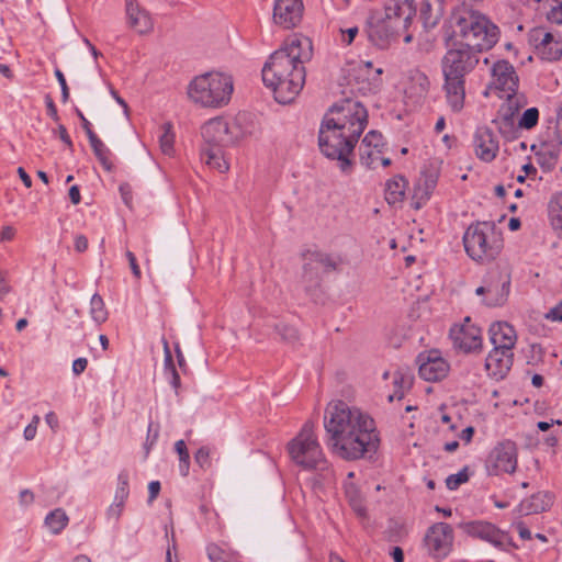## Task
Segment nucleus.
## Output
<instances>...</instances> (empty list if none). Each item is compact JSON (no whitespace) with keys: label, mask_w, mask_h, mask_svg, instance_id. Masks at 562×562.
Returning <instances> with one entry per match:
<instances>
[{"label":"nucleus","mask_w":562,"mask_h":562,"mask_svg":"<svg viewBox=\"0 0 562 562\" xmlns=\"http://www.w3.org/2000/svg\"><path fill=\"white\" fill-rule=\"evenodd\" d=\"M313 56L312 41L294 35L273 52L265 63L261 74L267 88L273 91L280 104L291 103L305 83L304 64Z\"/></svg>","instance_id":"nucleus-3"},{"label":"nucleus","mask_w":562,"mask_h":562,"mask_svg":"<svg viewBox=\"0 0 562 562\" xmlns=\"http://www.w3.org/2000/svg\"><path fill=\"white\" fill-rule=\"evenodd\" d=\"M126 258L128 260V263H130V267L132 269L134 277L139 279L142 273H140V269L137 265L135 255L132 251L127 250Z\"/></svg>","instance_id":"nucleus-60"},{"label":"nucleus","mask_w":562,"mask_h":562,"mask_svg":"<svg viewBox=\"0 0 562 562\" xmlns=\"http://www.w3.org/2000/svg\"><path fill=\"white\" fill-rule=\"evenodd\" d=\"M303 257V273L302 282L305 292L315 296L321 286L322 274L336 270L339 260L326 252L319 250H306L302 254Z\"/></svg>","instance_id":"nucleus-9"},{"label":"nucleus","mask_w":562,"mask_h":562,"mask_svg":"<svg viewBox=\"0 0 562 562\" xmlns=\"http://www.w3.org/2000/svg\"><path fill=\"white\" fill-rule=\"evenodd\" d=\"M339 32L341 35V37H340L341 43L345 45H350L353 42L357 34L359 33V29L357 26H352V27H348L346 30L340 29Z\"/></svg>","instance_id":"nucleus-54"},{"label":"nucleus","mask_w":562,"mask_h":562,"mask_svg":"<svg viewBox=\"0 0 562 562\" xmlns=\"http://www.w3.org/2000/svg\"><path fill=\"white\" fill-rule=\"evenodd\" d=\"M68 524V516L61 508L50 512L45 518V525L53 533H59Z\"/></svg>","instance_id":"nucleus-36"},{"label":"nucleus","mask_w":562,"mask_h":562,"mask_svg":"<svg viewBox=\"0 0 562 562\" xmlns=\"http://www.w3.org/2000/svg\"><path fill=\"white\" fill-rule=\"evenodd\" d=\"M473 148L481 161L491 162L498 154V139L490 127L479 126L473 135Z\"/></svg>","instance_id":"nucleus-18"},{"label":"nucleus","mask_w":562,"mask_h":562,"mask_svg":"<svg viewBox=\"0 0 562 562\" xmlns=\"http://www.w3.org/2000/svg\"><path fill=\"white\" fill-rule=\"evenodd\" d=\"M471 47L454 43L448 49L441 61L443 74V90L446 99L453 112H460L465 100V76L479 64V54Z\"/></svg>","instance_id":"nucleus-4"},{"label":"nucleus","mask_w":562,"mask_h":562,"mask_svg":"<svg viewBox=\"0 0 562 562\" xmlns=\"http://www.w3.org/2000/svg\"><path fill=\"white\" fill-rule=\"evenodd\" d=\"M540 54L543 59L549 61L558 60L562 57V41L552 43L540 49Z\"/></svg>","instance_id":"nucleus-45"},{"label":"nucleus","mask_w":562,"mask_h":562,"mask_svg":"<svg viewBox=\"0 0 562 562\" xmlns=\"http://www.w3.org/2000/svg\"><path fill=\"white\" fill-rule=\"evenodd\" d=\"M469 481L468 468L464 467L456 474H450L446 479V486L450 491H456L459 486Z\"/></svg>","instance_id":"nucleus-44"},{"label":"nucleus","mask_w":562,"mask_h":562,"mask_svg":"<svg viewBox=\"0 0 562 562\" xmlns=\"http://www.w3.org/2000/svg\"><path fill=\"white\" fill-rule=\"evenodd\" d=\"M161 485L159 481H151L148 484V504H151L158 496Z\"/></svg>","instance_id":"nucleus-58"},{"label":"nucleus","mask_w":562,"mask_h":562,"mask_svg":"<svg viewBox=\"0 0 562 562\" xmlns=\"http://www.w3.org/2000/svg\"><path fill=\"white\" fill-rule=\"evenodd\" d=\"M90 315L98 324H102L108 319V311L103 299L97 293L90 300Z\"/></svg>","instance_id":"nucleus-38"},{"label":"nucleus","mask_w":562,"mask_h":562,"mask_svg":"<svg viewBox=\"0 0 562 562\" xmlns=\"http://www.w3.org/2000/svg\"><path fill=\"white\" fill-rule=\"evenodd\" d=\"M493 123L497 125L498 132L506 140H514L519 136L518 124L515 125L514 119H507L504 116H499L493 120Z\"/></svg>","instance_id":"nucleus-35"},{"label":"nucleus","mask_w":562,"mask_h":562,"mask_svg":"<svg viewBox=\"0 0 562 562\" xmlns=\"http://www.w3.org/2000/svg\"><path fill=\"white\" fill-rule=\"evenodd\" d=\"M15 236V228L11 225H5L0 232V241H11Z\"/></svg>","instance_id":"nucleus-59"},{"label":"nucleus","mask_w":562,"mask_h":562,"mask_svg":"<svg viewBox=\"0 0 562 562\" xmlns=\"http://www.w3.org/2000/svg\"><path fill=\"white\" fill-rule=\"evenodd\" d=\"M368 125V111L361 102L344 99L330 106L318 131V146L329 159L338 160L342 172H349L359 137Z\"/></svg>","instance_id":"nucleus-2"},{"label":"nucleus","mask_w":562,"mask_h":562,"mask_svg":"<svg viewBox=\"0 0 562 562\" xmlns=\"http://www.w3.org/2000/svg\"><path fill=\"white\" fill-rule=\"evenodd\" d=\"M324 427L328 448L344 460H358L378 449L379 438L373 419L344 401L327 406Z\"/></svg>","instance_id":"nucleus-1"},{"label":"nucleus","mask_w":562,"mask_h":562,"mask_svg":"<svg viewBox=\"0 0 562 562\" xmlns=\"http://www.w3.org/2000/svg\"><path fill=\"white\" fill-rule=\"evenodd\" d=\"M203 146H224L228 142V124L221 119H212L202 126Z\"/></svg>","instance_id":"nucleus-23"},{"label":"nucleus","mask_w":562,"mask_h":562,"mask_svg":"<svg viewBox=\"0 0 562 562\" xmlns=\"http://www.w3.org/2000/svg\"><path fill=\"white\" fill-rule=\"evenodd\" d=\"M175 450L179 456V472L182 476H187L190 469V456L184 440H178L175 443Z\"/></svg>","instance_id":"nucleus-40"},{"label":"nucleus","mask_w":562,"mask_h":562,"mask_svg":"<svg viewBox=\"0 0 562 562\" xmlns=\"http://www.w3.org/2000/svg\"><path fill=\"white\" fill-rule=\"evenodd\" d=\"M88 366V360L86 358H78L72 362V372L75 375L81 374Z\"/></svg>","instance_id":"nucleus-64"},{"label":"nucleus","mask_w":562,"mask_h":562,"mask_svg":"<svg viewBox=\"0 0 562 562\" xmlns=\"http://www.w3.org/2000/svg\"><path fill=\"white\" fill-rule=\"evenodd\" d=\"M54 74L61 89V101L66 103L69 100V88L66 78L59 68H56Z\"/></svg>","instance_id":"nucleus-52"},{"label":"nucleus","mask_w":562,"mask_h":562,"mask_svg":"<svg viewBox=\"0 0 562 562\" xmlns=\"http://www.w3.org/2000/svg\"><path fill=\"white\" fill-rule=\"evenodd\" d=\"M345 493H346V497L348 498L349 502H351L353 499L362 498L360 491L352 483H346Z\"/></svg>","instance_id":"nucleus-57"},{"label":"nucleus","mask_w":562,"mask_h":562,"mask_svg":"<svg viewBox=\"0 0 562 562\" xmlns=\"http://www.w3.org/2000/svg\"><path fill=\"white\" fill-rule=\"evenodd\" d=\"M161 128H162V133L159 136L160 148L165 155L170 156L173 153V143H175V134L172 132V124L169 122L164 123Z\"/></svg>","instance_id":"nucleus-39"},{"label":"nucleus","mask_w":562,"mask_h":562,"mask_svg":"<svg viewBox=\"0 0 562 562\" xmlns=\"http://www.w3.org/2000/svg\"><path fill=\"white\" fill-rule=\"evenodd\" d=\"M420 19L426 29L435 27L441 18L440 8L436 11L432 9V3L429 0H424L419 8Z\"/></svg>","instance_id":"nucleus-34"},{"label":"nucleus","mask_w":562,"mask_h":562,"mask_svg":"<svg viewBox=\"0 0 562 562\" xmlns=\"http://www.w3.org/2000/svg\"><path fill=\"white\" fill-rule=\"evenodd\" d=\"M437 180L434 177H427L425 179L424 188L419 184L416 189V194L420 193V199L424 201L429 200L435 187H436Z\"/></svg>","instance_id":"nucleus-50"},{"label":"nucleus","mask_w":562,"mask_h":562,"mask_svg":"<svg viewBox=\"0 0 562 562\" xmlns=\"http://www.w3.org/2000/svg\"><path fill=\"white\" fill-rule=\"evenodd\" d=\"M57 132H58V135H59V138L60 140L70 149L72 150L74 148V144H72V140L66 130V127L64 125H59L58 128H57Z\"/></svg>","instance_id":"nucleus-63"},{"label":"nucleus","mask_w":562,"mask_h":562,"mask_svg":"<svg viewBox=\"0 0 562 562\" xmlns=\"http://www.w3.org/2000/svg\"><path fill=\"white\" fill-rule=\"evenodd\" d=\"M378 154L379 153H376L374 148H368L367 146L363 147L362 145L359 146L360 162L368 169L373 168V162L375 161Z\"/></svg>","instance_id":"nucleus-47"},{"label":"nucleus","mask_w":562,"mask_h":562,"mask_svg":"<svg viewBox=\"0 0 562 562\" xmlns=\"http://www.w3.org/2000/svg\"><path fill=\"white\" fill-rule=\"evenodd\" d=\"M547 19L552 23L562 24V1L551 8L547 14Z\"/></svg>","instance_id":"nucleus-55"},{"label":"nucleus","mask_w":562,"mask_h":562,"mask_svg":"<svg viewBox=\"0 0 562 562\" xmlns=\"http://www.w3.org/2000/svg\"><path fill=\"white\" fill-rule=\"evenodd\" d=\"M194 462L203 470H207L212 465L211 450L209 447H201L194 454Z\"/></svg>","instance_id":"nucleus-48"},{"label":"nucleus","mask_w":562,"mask_h":562,"mask_svg":"<svg viewBox=\"0 0 562 562\" xmlns=\"http://www.w3.org/2000/svg\"><path fill=\"white\" fill-rule=\"evenodd\" d=\"M124 502L114 499L113 504L108 508L106 515L109 519L117 521L122 515L124 508Z\"/></svg>","instance_id":"nucleus-53"},{"label":"nucleus","mask_w":562,"mask_h":562,"mask_svg":"<svg viewBox=\"0 0 562 562\" xmlns=\"http://www.w3.org/2000/svg\"><path fill=\"white\" fill-rule=\"evenodd\" d=\"M201 160L220 172H225L229 168L223 155V146H202Z\"/></svg>","instance_id":"nucleus-26"},{"label":"nucleus","mask_w":562,"mask_h":562,"mask_svg":"<svg viewBox=\"0 0 562 562\" xmlns=\"http://www.w3.org/2000/svg\"><path fill=\"white\" fill-rule=\"evenodd\" d=\"M417 363L419 375L426 381H439L449 372V364L438 350L419 353Z\"/></svg>","instance_id":"nucleus-17"},{"label":"nucleus","mask_w":562,"mask_h":562,"mask_svg":"<svg viewBox=\"0 0 562 562\" xmlns=\"http://www.w3.org/2000/svg\"><path fill=\"white\" fill-rule=\"evenodd\" d=\"M490 340L494 348L513 350L517 336L515 328L507 322H495L488 329Z\"/></svg>","instance_id":"nucleus-22"},{"label":"nucleus","mask_w":562,"mask_h":562,"mask_svg":"<svg viewBox=\"0 0 562 562\" xmlns=\"http://www.w3.org/2000/svg\"><path fill=\"white\" fill-rule=\"evenodd\" d=\"M363 147L374 148L376 153H381L384 146L383 136L380 132L372 130L366 134L361 144Z\"/></svg>","instance_id":"nucleus-43"},{"label":"nucleus","mask_w":562,"mask_h":562,"mask_svg":"<svg viewBox=\"0 0 562 562\" xmlns=\"http://www.w3.org/2000/svg\"><path fill=\"white\" fill-rule=\"evenodd\" d=\"M454 33L461 37L459 44L484 52L498 41L499 29L484 14L474 10H462L454 14Z\"/></svg>","instance_id":"nucleus-6"},{"label":"nucleus","mask_w":562,"mask_h":562,"mask_svg":"<svg viewBox=\"0 0 562 562\" xmlns=\"http://www.w3.org/2000/svg\"><path fill=\"white\" fill-rule=\"evenodd\" d=\"M393 384L395 390L393 394L389 395L390 402H392L394 398H403L404 391L409 389L412 385V376L406 372L397 370L394 373Z\"/></svg>","instance_id":"nucleus-37"},{"label":"nucleus","mask_w":562,"mask_h":562,"mask_svg":"<svg viewBox=\"0 0 562 562\" xmlns=\"http://www.w3.org/2000/svg\"><path fill=\"white\" fill-rule=\"evenodd\" d=\"M159 436V425H154V423H149L147 429V438L145 442L146 453H148L150 447L157 441Z\"/></svg>","instance_id":"nucleus-51"},{"label":"nucleus","mask_w":562,"mask_h":562,"mask_svg":"<svg viewBox=\"0 0 562 562\" xmlns=\"http://www.w3.org/2000/svg\"><path fill=\"white\" fill-rule=\"evenodd\" d=\"M130 495V475L127 471H121L117 476V486L114 495V499L124 502Z\"/></svg>","instance_id":"nucleus-41"},{"label":"nucleus","mask_w":562,"mask_h":562,"mask_svg":"<svg viewBox=\"0 0 562 562\" xmlns=\"http://www.w3.org/2000/svg\"><path fill=\"white\" fill-rule=\"evenodd\" d=\"M458 527L467 536L485 541L497 550L509 551L512 548L516 547L507 532L501 530L490 521H463L460 522Z\"/></svg>","instance_id":"nucleus-11"},{"label":"nucleus","mask_w":562,"mask_h":562,"mask_svg":"<svg viewBox=\"0 0 562 562\" xmlns=\"http://www.w3.org/2000/svg\"><path fill=\"white\" fill-rule=\"evenodd\" d=\"M506 100L498 110V115L507 119H514L520 109L526 104L524 95L516 92L505 93Z\"/></svg>","instance_id":"nucleus-30"},{"label":"nucleus","mask_w":562,"mask_h":562,"mask_svg":"<svg viewBox=\"0 0 562 562\" xmlns=\"http://www.w3.org/2000/svg\"><path fill=\"white\" fill-rule=\"evenodd\" d=\"M539 111L537 108L527 109L518 121V127L522 130H531L538 124Z\"/></svg>","instance_id":"nucleus-42"},{"label":"nucleus","mask_w":562,"mask_h":562,"mask_svg":"<svg viewBox=\"0 0 562 562\" xmlns=\"http://www.w3.org/2000/svg\"><path fill=\"white\" fill-rule=\"evenodd\" d=\"M510 274L499 268L491 269L476 288L475 294L482 296V304L487 307L505 305L510 293Z\"/></svg>","instance_id":"nucleus-10"},{"label":"nucleus","mask_w":562,"mask_h":562,"mask_svg":"<svg viewBox=\"0 0 562 562\" xmlns=\"http://www.w3.org/2000/svg\"><path fill=\"white\" fill-rule=\"evenodd\" d=\"M207 557L211 562H233L240 559L239 553L227 544H209L206 548Z\"/></svg>","instance_id":"nucleus-31"},{"label":"nucleus","mask_w":562,"mask_h":562,"mask_svg":"<svg viewBox=\"0 0 562 562\" xmlns=\"http://www.w3.org/2000/svg\"><path fill=\"white\" fill-rule=\"evenodd\" d=\"M303 2L301 0H276L273 21L284 29L294 27L302 18Z\"/></svg>","instance_id":"nucleus-19"},{"label":"nucleus","mask_w":562,"mask_h":562,"mask_svg":"<svg viewBox=\"0 0 562 562\" xmlns=\"http://www.w3.org/2000/svg\"><path fill=\"white\" fill-rule=\"evenodd\" d=\"M553 504V495L549 492H538L522 499L516 512L519 516H529L548 510Z\"/></svg>","instance_id":"nucleus-24"},{"label":"nucleus","mask_w":562,"mask_h":562,"mask_svg":"<svg viewBox=\"0 0 562 562\" xmlns=\"http://www.w3.org/2000/svg\"><path fill=\"white\" fill-rule=\"evenodd\" d=\"M126 15L130 26L135 29L139 34L151 31L153 21L149 13L142 9L134 0L126 1Z\"/></svg>","instance_id":"nucleus-25"},{"label":"nucleus","mask_w":562,"mask_h":562,"mask_svg":"<svg viewBox=\"0 0 562 562\" xmlns=\"http://www.w3.org/2000/svg\"><path fill=\"white\" fill-rule=\"evenodd\" d=\"M548 321L562 322V300L553 307H551L544 315Z\"/></svg>","instance_id":"nucleus-56"},{"label":"nucleus","mask_w":562,"mask_h":562,"mask_svg":"<svg viewBox=\"0 0 562 562\" xmlns=\"http://www.w3.org/2000/svg\"><path fill=\"white\" fill-rule=\"evenodd\" d=\"M514 527L516 528V530L518 531L519 537L522 540H531L532 539L531 531L528 529V527L522 521L516 522L514 525Z\"/></svg>","instance_id":"nucleus-61"},{"label":"nucleus","mask_w":562,"mask_h":562,"mask_svg":"<svg viewBox=\"0 0 562 562\" xmlns=\"http://www.w3.org/2000/svg\"><path fill=\"white\" fill-rule=\"evenodd\" d=\"M387 537L391 541H400L405 535L406 530L402 524L396 520H390L386 529Z\"/></svg>","instance_id":"nucleus-49"},{"label":"nucleus","mask_w":562,"mask_h":562,"mask_svg":"<svg viewBox=\"0 0 562 562\" xmlns=\"http://www.w3.org/2000/svg\"><path fill=\"white\" fill-rule=\"evenodd\" d=\"M531 150L535 151L537 162L541 168L548 171L555 168L559 159V148L557 146L543 143L538 150H536V145H532Z\"/></svg>","instance_id":"nucleus-27"},{"label":"nucleus","mask_w":562,"mask_h":562,"mask_svg":"<svg viewBox=\"0 0 562 562\" xmlns=\"http://www.w3.org/2000/svg\"><path fill=\"white\" fill-rule=\"evenodd\" d=\"M313 429L314 424L306 422L296 437L288 443V452L295 464L314 471L317 476L315 485L322 486L333 483L335 472L325 459Z\"/></svg>","instance_id":"nucleus-5"},{"label":"nucleus","mask_w":562,"mask_h":562,"mask_svg":"<svg viewBox=\"0 0 562 562\" xmlns=\"http://www.w3.org/2000/svg\"><path fill=\"white\" fill-rule=\"evenodd\" d=\"M417 12L415 0H385L383 18L406 33Z\"/></svg>","instance_id":"nucleus-16"},{"label":"nucleus","mask_w":562,"mask_h":562,"mask_svg":"<svg viewBox=\"0 0 562 562\" xmlns=\"http://www.w3.org/2000/svg\"><path fill=\"white\" fill-rule=\"evenodd\" d=\"M162 342H164V375H165L166 380L169 382V384L172 386V389L176 391V393H178V390L180 389V385H181L180 375L176 369V364L173 362V358H172L168 341L166 339H164Z\"/></svg>","instance_id":"nucleus-28"},{"label":"nucleus","mask_w":562,"mask_h":562,"mask_svg":"<svg viewBox=\"0 0 562 562\" xmlns=\"http://www.w3.org/2000/svg\"><path fill=\"white\" fill-rule=\"evenodd\" d=\"M406 181L402 176L395 177L386 182L385 200L389 204L401 202L405 194Z\"/></svg>","instance_id":"nucleus-32"},{"label":"nucleus","mask_w":562,"mask_h":562,"mask_svg":"<svg viewBox=\"0 0 562 562\" xmlns=\"http://www.w3.org/2000/svg\"><path fill=\"white\" fill-rule=\"evenodd\" d=\"M349 504L358 516H360V517L367 516V508L363 504L362 498L353 499V501L349 502Z\"/></svg>","instance_id":"nucleus-62"},{"label":"nucleus","mask_w":562,"mask_h":562,"mask_svg":"<svg viewBox=\"0 0 562 562\" xmlns=\"http://www.w3.org/2000/svg\"><path fill=\"white\" fill-rule=\"evenodd\" d=\"M274 329L284 341L294 342L299 338L297 330L288 324L278 323L276 324Z\"/></svg>","instance_id":"nucleus-46"},{"label":"nucleus","mask_w":562,"mask_h":562,"mask_svg":"<svg viewBox=\"0 0 562 562\" xmlns=\"http://www.w3.org/2000/svg\"><path fill=\"white\" fill-rule=\"evenodd\" d=\"M493 86L495 89L508 93L518 90L519 79L513 65L505 60H497L492 67Z\"/></svg>","instance_id":"nucleus-20"},{"label":"nucleus","mask_w":562,"mask_h":562,"mask_svg":"<svg viewBox=\"0 0 562 562\" xmlns=\"http://www.w3.org/2000/svg\"><path fill=\"white\" fill-rule=\"evenodd\" d=\"M548 213L553 231L562 239V192H555L551 195Z\"/></svg>","instance_id":"nucleus-29"},{"label":"nucleus","mask_w":562,"mask_h":562,"mask_svg":"<svg viewBox=\"0 0 562 562\" xmlns=\"http://www.w3.org/2000/svg\"><path fill=\"white\" fill-rule=\"evenodd\" d=\"M517 468V448L513 441L497 445L490 453L486 469L490 475L514 473Z\"/></svg>","instance_id":"nucleus-15"},{"label":"nucleus","mask_w":562,"mask_h":562,"mask_svg":"<svg viewBox=\"0 0 562 562\" xmlns=\"http://www.w3.org/2000/svg\"><path fill=\"white\" fill-rule=\"evenodd\" d=\"M366 33L370 43L380 49H386L404 34L395 25L389 23L381 12H371L366 22Z\"/></svg>","instance_id":"nucleus-12"},{"label":"nucleus","mask_w":562,"mask_h":562,"mask_svg":"<svg viewBox=\"0 0 562 562\" xmlns=\"http://www.w3.org/2000/svg\"><path fill=\"white\" fill-rule=\"evenodd\" d=\"M453 529L447 522H437L428 528L424 542L430 557L445 559L452 549Z\"/></svg>","instance_id":"nucleus-14"},{"label":"nucleus","mask_w":562,"mask_h":562,"mask_svg":"<svg viewBox=\"0 0 562 562\" xmlns=\"http://www.w3.org/2000/svg\"><path fill=\"white\" fill-rule=\"evenodd\" d=\"M233 93V79L221 72H206L195 77L188 87L189 98L204 108H221Z\"/></svg>","instance_id":"nucleus-7"},{"label":"nucleus","mask_w":562,"mask_h":562,"mask_svg":"<svg viewBox=\"0 0 562 562\" xmlns=\"http://www.w3.org/2000/svg\"><path fill=\"white\" fill-rule=\"evenodd\" d=\"M463 245L468 256L480 262L492 261L503 248V239L492 222L471 224L464 235Z\"/></svg>","instance_id":"nucleus-8"},{"label":"nucleus","mask_w":562,"mask_h":562,"mask_svg":"<svg viewBox=\"0 0 562 562\" xmlns=\"http://www.w3.org/2000/svg\"><path fill=\"white\" fill-rule=\"evenodd\" d=\"M514 362L513 350L493 348L485 359V369L488 375L496 380L504 379Z\"/></svg>","instance_id":"nucleus-21"},{"label":"nucleus","mask_w":562,"mask_h":562,"mask_svg":"<svg viewBox=\"0 0 562 562\" xmlns=\"http://www.w3.org/2000/svg\"><path fill=\"white\" fill-rule=\"evenodd\" d=\"M90 146L106 171H111L113 169L111 157V150L105 146V144L95 135L88 137Z\"/></svg>","instance_id":"nucleus-33"},{"label":"nucleus","mask_w":562,"mask_h":562,"mask_svg":"<svg viewBox=\"0 0 562 562\" xmlns=\"http://www.w3.org/2000/svg\"><path fill=\"white\" fill-rule=\"evenodd\" d=\"M449 338L456 350L463 353H476L482 351L483 341L481 329L470 323L467 317L464 324L450 328Z\"/></svg>","instance_id":"nucleus-13"}]
</instances>
